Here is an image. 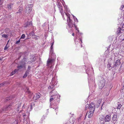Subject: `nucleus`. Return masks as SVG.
<instances>
[{
    "instance_id": "nucleus-41",
    "label": "nucleus",
    "mask_w": 124,
    "mask_h": 124,
    "mask_svg": "<svg viewBox=\"0 0 124 124\" xmlns=\"http://www.w3.org/2000/svg\"><path fill=\"white\" fill-rule=\"evenodd\" d=\"M31 68V67L30 66H29L28 67V69L27 70H28L29 71V70H30V68Z\"/></svg>"
},
{
    "instance_id": "nucleus-50",
    "label": "nucleus",
    "mask_w": 124,
    "mask_h": 124,
    "mask_svg": "<svg viewBox=\"0 0 124 124\" xmlns=\"http://www.w3.org/2000/svg\"><path fill=\"white\" fill-rule=\"evenodd\" d=\"M41 119H44V117H43Z\"/></svg>"
},
{
    "instance_id": "nucleus-46",
    "label": "nucleus",
    "mask_w": 124,
    "mask_h": 124,
    "mask_svg": "<svg viewBox=\"0 0 124 124\" xmlns=\"http://www.w3.org/2000/svg\"><path fill=\"white\" fill-rule=\"evenodd\" d=\"M73 25H74V26H75V29H76V30H77V27H76V25H75V24H73Z\"/></svg>"
},
{
    "instance_id": "nucleus-44",
    "label": "nucleus",
    "mask_w": 124,
    "mask_h": 124,
    "mask_svg": "<svg viewBox=\"0 0 124 124\" xmlns=\"http://www.w3.org/2000/svg\"><path fill=\"white\" fill-rule=\"evenodd\" d=\"M100 102H98L97 103V105H98V103L99 104V105L100 104V103H101V101H100H100H99Z\"/></svg>"
},
{
    "instance_id": "nucleus-51",
    "label": "nucleus",
    "mask_w": 124,
    "mask_h": 124,
    "mask_svg": "<svg viewBox=\"0 0 124 124\" xmlns=\"http://www.w3.org/2000/svg\"><path fill=\"white\" fill-rule=\"evenodd\" d=\"M30 108H31V107H32V105H31L30 106Z\"/></svg>"
},
{
    "instance_id": "nucleus-54",
    "label": "nucleus",
    "mask_w": 124,
    "mask_h": 124,
    "mask_svg": "<svg viewBox=\"0 0 124 124\" xmlns=\"http://www.w3.org/2000/svg\"><path fill=\"white\" fill-rule=\"evenodd\" d=\"M52 90H54V89H52Z\"/></svg>"
},
{
    "instance_id": "nucleus-19",
    "label": "nucleus",
    "mask_w": 124,
    "mask_h": 124,
    "mask_svg": "<svg viewBox=\"0 0 124 124\" xmlns=\"http://www.w3.org/2000/svg\"><path fill=\"white\" fill-rule=\"evenodd\" d=\"M13 5V4L12 3H10L9 4L7 5V7L8 9H10L12 8Z\"/></svg>"
},
{
    "instance_id": "nucleus-4",
    "label": "nucleus",
    "mask_w": 124,
    "mask_h": 124,
    "mask_svg": "<svg viewBox=\"0 0 124 124\" xmlns=\"http://www.w3.org/2000/svg\"><path fill=\"white\" fill-rule=\"evenodd\" d=\"M5 31L7 33V34H3L2 36L3 38H8V36H11V33L10 32L9 29L6 28L5 29Z\"/></svg>"
},
{
    "instance_id": "nucleus-2",
    "label": "nucleus",
    "mask_w": 124,
    "mask_h": 124,
    "mask_svg": "<svg viewBox=\"0 0 124 124\" xmlns=\"http://www.w3.org/2000/svg\"><path fill=\"white\" fill-rule=\"evenodd\" d=\"M101 80L99 83V88L101 89L104 86L105 84V80L104 78L102 77H100Z\"/></svg>"
},
{
    "instance_id": "nucleus-17",
    "label": "nucleus",
    "mask_w": 124,
    "mask_h": 124,
    "mask_svg": "<svg viewBox=\"0 0 124 124\" xmlns=\"http://www.w3.org/2000/svg\"><path fill=\"white\" fill-rule=\"evenodd\" d=\"M122 30V28H121L120 27H118L117 28L116 31V33H117L118 34H120L121 33V31Z\"/></svg>"
},
{
    "instance_id": "nucleus-42",
    "label": "nucleus",
    "mask_w": 124,
    "mask_h": 124,
    "mask_svg": "<svg viewBox=\"0 0 124 124\" xmlns=\"http://www.w3.org/2000/svg\"><path fill=\"white\" fill-rule=\"evenodd\" d=\"M31 35L32 36V35H35L34 34V33L33 31L31 33Z\"/></svg>"
},
{
    "instance_id": "nucleus-48",
    "label": "nucleus",
    "mask_w": 124,
    "mask_h": 124,
    "mask_svg": "<svg viewBox=\"0 0 124 124\" xmlns=\"http://www.w3.org/2000/svg\"><path fill=\"white\" fill-rule=\"evenodd\" d=\"M55 110L57 111L58 110V109L57 108H56V109H55Z\"/></svg>"
},
{
    "instance_id": "nucleus-27",
    "label": "nucleus",
    "mask_w": 124,
    "mask_h": 124,
    "mask_svg": "<svg viewBox=\"0 0 124 124\" xmlns=\"http://www.w3.org/2000/svg\"><path fill=\"white\" fill-rule=\"evenodd\" d=\"M118 106L117 107V108L120 109L122 106L121 104L119 103L118 104Z\"/></svg>"
},
{
    "instance_id": "nucleus-45",
    "label": "nucleus",
    "mask_w": 124,
    "mask_h": 124,
    "mask_svg": "<svg viewBox=\"0 0 124 124\" xmlns=\"http://www.w3.org/2000/svg\"><path fill=\"white\" fill-rule=\"evenodd\" d=\"M17 71H18V70H17V69H15V70H14V72H15V73H16V72H17Z\"/></svg>"
},
{
    "instance_id": "nucleus-57",
    "label": "nucleus",
    "mask_w": 124,
    "mask_h": 124,
    "mask_svg": "<svg viewBox=\"0 0 124 124\" xmlns=\"http://www.w3.org/2000/svg\"><path fill=\"white\" fill-rule=\"evenodd\" d=\"M25 116V115H23V116Z\"/></svg>"
},
{
    "instance_id": "nucleus-29",
    "label": "nucleus",
    "mask_w": 124,
    "mask_h": 124,
    "mask_svg": "<svg viewBox=\"0 0 124 124\" xmlns=\"http://www.w3.org/2000/svg\"><path fill=\"white\" fill-rule=\"evenodd\" d=\"M25 38V35L24 34H23L21 36V39H24Z\"/></svg>"
},
{
    "instance_id": "nucleus-13",
    "label": "nucleus",
    "mask_w": 124,
    "mask_h": 124,
    "mask_svg": "<svg viewBox=\"0 0 124 124\" xmlns=\"http://www.w3.org/2000/svg\"><path fill=\"white\" fill-rule=\"evenodd\" d=\"M51 93H53L52 95L51 96V97H53L54 96H56V95H57V92L55 91L53 92L52 90L51 91Z\"/></svg>"
},
{
    "instance_id": "nucleus-6",
    "label": "nucleus",
    "mask_w": 124,
    "mask_h": 124,
    "mask_svg": "<svg viewBox=\"0 0 124 124\" xmlns=\"http://www.w3.org/2000/svg\"><path fill=\"white\" fill-rule=\"evenodd\" d=\"M121 63L120 62V60L119 59L115 61L114 66H113V68L116 69V67H118L121 64Z\"/></svg>"
},
{
    "instance_id": "nucleus-11",
    "label": "nucleus",
    "mask_w": 124,
    "mask_h": 124,
    "mask_svg": "<svg viewBox=\"0 0 124 124\" xmlns=\"http://www.w3.org/2000/svg\"><path fill=\"white\" fill-rule=\"evenodd\" d=\"M40 96L39 94H36L34 95L33 97V100H36L39 98Z\"/></svg>"
},
{
    "instance_id": "nucleus-32",
    "label": "nucleus",
    "mask_w": 124,
    "mask_h": 124,
    "mask_svg": "<svg viewBox=\"0 0 124 124\" xmlns=\"http://www.w3.org/2000/svg\"><path fill=\"white\" fill-rule=\"evenodd\" d=\"M122 67H123L124 68V63H122L120 68H121Z\"/></svg>"
},
{
    "instance_id": "nucleus-33",
    "label": "nucleus",
    "mask_w": 124,
    "mask_h": 124,
    "mask_svg": "<svg viewBox=\"0 0 124 124\" xmlns=\"http://www.w3.org/2000/svg\"><path fill=\"white\" fill-rule=\"evenodd\" d=\"M122 30H124V23L122 24Z\"/></svg>"
},
{
    "instance_id": "nucleus-55",
    "label": "nucleus",
    "mask_w": 124,
    "mask_h": 124,
    "mask_svg": "<svg viewBox=\"0 0 124 124\" xmlns=\"http://www.w3.org/2000/svg\"><path fill=\"white\" fill-rule=\"evenodd\" d=\"M78 32H79V30H78Z\"/></svg>"
},
{
    "instance_id": "nucleus-38",
    "label": "nucleus",
    "mask_w": 124,
    "mask_h": 124,
    "mask_svg": "<svg viewBox=\"0 0 124 124\" xmlns=\"http://www.w3.org/2000/svg\"><path fill=\"white\" fill-rule=\"evenodd\" d=\"M73 18L75 19V21L76 20L77 21V22L78 21V19H77L76 18V17L75 16H73Z\"/></svg>"
},
{
    "instance_id": "nucleus-23",
    "label": "nucleus",
    "mask_w": 124,
    "mask_h": 124,
    "mask_svg": "<svg viewBox=\"0 0 124 124\" xmlns=\"http://www.w3.org/2000/svg\"><path fill=\"white\" fill-rule=\"evenodd\" d=\"M21 106L20 104H19L18 105H16V107L15 108H16V110L17 111H18L19 110V108Z\"/></svg>"
},
{
    "instance_id": "nucleus-36",
    "label": "nucleus",
    "mask_w": 124,
    "mask_h": 124,
    "mask_svg": "<svg viewBox=\"0 0 124 124\" xmlns=\"http://www.w3.org/2000/svg\"><path fill=\"white\" fill-rule=\"evenodd\" d=\"M124 7V5H122L121 6V7L120 8V9L121 10H122L123 8Z\"/></svg>"
},
{
    "instance_id": "nucleus-10",
    "label": "nucleus",
    "mask_w": 124,
    "mask_h": 124,
    "mask_svg": "<svg viewBox=\"0 0 124 124\" xmlns=\"http://www.w3.org/2000/svg\"><path fill=\"white\" fill-rule=\"evenodd\" d=\"M112 121H113V123L115 124L117 120V115H114L112 117Z\"/></svg>"
},
{
    "instance_id": "nucleus-5",
    "label": "nucleus",
    "mask_w": 124,
    "mask_h": 124,
    "mask_svg": "<svg viewBox=\"0 0 124 124\" xmlns=\"http://www.w3.org/2000/svg\"><path fill=\"white\" fill-rule=\"evenodd\" d=\"M33 5L32 4H30L27 5L25 8V13H28L30 12L31 11L32 9Z\"/></svg>"
},
{
    "instance_id": "nucleus-26",
    "label": "nucleus",
    "mask_w": 124,
    "mask_h": 124,
    "mask_svg": "<svg viewBox=\"0 0 124 124\" xmlns=\"http://www.w3.org/2000/svg\"><path fill=\"white\" fill-rule=\"evenodd\" d=\"M23 8L22 7H20V8L19 11L18 12H17L16 13H21V12L23 11Z\"/></svg>"
},
{
    "instance_id": "nucleus-52",
    "label": "nucleus",
    "mask_w": 124,
    "mask_h": 124,
    "mask_svg": "<svg viewBox=\"0 0 124 124\" xmlns=\"http://www.w3.org/2000/svg\"><path fill=\"white\" fill-rule=\"evenodd\" d=\"M103 104H102V106H101V109H102V106H103Z\"/></svg>"
},
{
    "instance_id": "nucleus-22",
    "label": "nucleus",
    "mask_w": 124,
    "mask_h": 124,
    "mask_svg": "<svg viewBox=\"0 0 124 124\" xmlns=\"http://www.w3.org/2000/svg\"><path fill=\"white\" fill-rule=\"evenodd\" d=\"M32 37L36 40H37L39 38V36L35 35H32Z\"/></svg>"
},
{
    "instance_id": "nucleus-3",
    "label": "nucleus",
    "mask_w": 124,
    "mask_h": 124,
    "mask_svg": "<svg viewBox=\"0 0 124 124\" xmlns=\"http://www.w3.org/2000/svg\"><path fill=\"white\" fill-rule=\"evenodd\" d=\"M88 107L90 111L91 110L92 112H94L95 109V105L93 103H91L89 105H87L86 106L85 109H87Z\"/></svg>"
},
{
    "instance_id": "nucleus-34",
    "label": "nucleus",
    "mask_w": 124,
    "mask_h": 124,
    "mask_svg": "<svg viewBox=\"0 0 124 124\" xmlns=\"http://www.w3.org/2000/svg\"><path fill=\"white\" fill-rule=\"evenodd\" d=\"M5 84V83L4 82H3L2 83L0 84V87L3 85H4Z\"/></svg>"
},
{
    "instance_id": "nucleus-9",
    "label": "nucleus",
    "mask_w": 124,
    "mask_h": 124,
    "mask_svg": "<svg viewBox=\"0 0 124 124\" xmlns=\"http://www.w3.org/2000/svg\"><path fill=\"white\" fill-rule=\"evenodd\" d=\"M32 25L31 22H27L24 24V27H29Z\"/></svg>"
},
{
    "instance_id": "nucleus-40",
    "label": "nucleus",
    "mask_w": 124,
    "mask_h": 124,
    "mask_svg": "<svg viewBox=\"0 0 124 124\" xmlns=\"http://www.w3.org/2000/svg\"><path fill=\"white\" fill-rule=\"evenodd\" d=\"M51 97L52 98H51L50 99V102L54 100V98H52V97Z\"/></svg>"
},
{
    "instance_id": "nucleus-1",
    "label": "nucleus",
    "mask_w": 124,
    "mask_h": 124,
    "mask_svg": "<svg viewBox=\"0 0 124 124\" xmlns=\"http://www.w3.org/2000/svg\"><path fill=\"white\" fill-rule=\"evenodd\" d=\"M64 13L67 17V21L68 25L70 29V30H71L73 26L72 22L70 18V15L68 13H66L65 12H64Z\"/></svg>"
},
{
    "instance_id": "nucleus-7",
    "label": "nucleus",
    "mask_w": 124,
    "mask_h": 124,
    "mask_svg": "<svg viewBox=\"0 0 124 124\" xmlns=\"http://www.w3.org/2000/svg\"><path fill=\"white\" fill-rule=\"evenodd\" d=\"M13 104H11L10 105L8 106L4 107L3 108V111H7V110H10L11 108V107L12 106Z\"/></svg>"
},
{
    "instance_id": "nucleus-39",
    "label": "nucleus",
    "mask_w": 124,
    "mask_h": 124,
    "mask_svg": "<svg viewBox=\"0 0 124 124\" xmlns=\"http://www.w3.org/2000/svg\"><path fill=\"white\" fill-rule=\"evenodd\" d=\"M20 40L19 39V40L18 41H17L16 42V44H19L20 43Z\"/></svg>"
},
{
    "instance_id": "nucleus-43",
    "label": "nucleus",
    "mask_w": 124,
    "mask_h": 124,
    "mask_svg": "<svg viewBox=\"0 0 124 124\" xmlns=\"http://www.w3.org/2000/svg\"><path fill=\"white\" fill-rule=\"evenodd\" d=\"M48 88L49 89H52L53 88V87L50 86H49V87H48Z\"/></svg>"
},
{
    "instance_id": "nucleus-18",
    "label": "nucleus",
    "mask_w": 124,
    "mask_h": 124,
    "mask_svg": "<svg viewBox=\"0 0 124 124\" xmlns=\"http://www.w3.org/2000/svg\"><path fill=\"white\" fill-rule=\"evenodd\" d=\"M29 71L28 70H27L25 72L23 78H25L29 74Z\"/></svg>"
},
{
    "instance_id": "nucleus-47",
    "label": "nucleus",
    "mask_w": 124,
    "mask_h": 124,
    "mask_svg": "<svg viewBox=\"0 0 124 124\" xmlns=\"http://www.w3.org/2000/svg\"><path fill=\"white\" fill-rule=\"evenodd\" d=\"M72 35V36H74V35H75L74 33H73Z\"/></svg>"
},
{
    "instance_id": "nucleus-30",
    "label": "nucleus",
    "mask_w": 124,
    "mask_h": 124,
    "mask_svg": "<svg viewBox=\"0 0 124 124\" xmlns=\"http://www.w3.org/2000/svg\"><path fill=\"white\" fill-rule=\"evenodd\" d=\"M15 72H14V71H12L11 73L10 74V76H11L14 74L15 73Z\"/></svg>"
},
{
    "instance_id": "nucleus-20",
    "label": "nucleus",
    "mask_w": 124,
    "mask_h": 124,
    "mask_svg": "<svg viewBox=\"0 0 124 124\" xmlns=\"http://www.w3.org/2000/svg\"><path fill=\"white\" fill-rule=\"evenodd\" d=\"M59 10L60 11V12L62 16V17L63 18V15L62 14L63 13V10L62 8V6H60V7H59Z\"/></svg>"
},
{
    "instance_id": "nucleus-37",
    "label": "nucleus",
    "mask_w": 124,
    "mask_h": 124,
    "mask_svg": "<svg viewBox=\"0 0 124 124\" xmlns=\"http://www.w3.org/2000/svg\"><path fill=\"white\" fill-rule=\"evenodd\" d=\"M54 42L51 43V46L50 48H53V45Z\"/></svg>"
},
{
    "instance_id": "nucleus-56",
    "label": "nucleus",
    "mask_w": 124,
    "mask_h": 124,
    "mask_svg": "<svg viewBox=\"0 0 124 124\" xmlns=\"http://www.w3.org/2000/svg\"><path fill=\"white\" fill-rule=\"evenodd\" d=\"M0 60H1V59L0 58Z\"/></svg>"
},
{
    "instance_id": "nucleus-53",
    "label": "nucleus",
    "mask_w": 124,
    "mask_h": 124,
    "mask_svg": "<svg viewBox=\"0 0 124 124\" xmlns=\"http://www.w3.org/2000/svg\"><path fill=\"white\" fill-rule=\"evenodd\" d=\"M9 40H8V42L7 43V44H8V42H9Z\"/></svg>"
},
{
    "instance_id": "nucleus-25",
    "label": "nucleus",
    "mask_w": 124,
    "mask_h": 124,
    "mask_svg": "<svg viewBox=\"0 0 124 124\" xmlns=\"http://www.w3.org/2000/svg\"><path fill=\"white\" fill-rule=\"evenodd\" d=\"M24 64L23 65H21L20 66H18L17 67L18 69L19 70L20 69H21L24 67Z\"/></svg>"
},
{
    "instance_id": "nucleus-21",
    "label": "nucleus",
    "mask_w": 124,
    "mask_h": 124,
    "mask_svg": "<svg viewBox=\"0 0 124 124\" xmlns=\"http://www.w3.org/2000/svg\"><path fill=\"white\" fill-rule=\"evenodd\" d=\"M14 96H11L9 97H7L6 98L5 100L7 101H8L9 100H11L13 99Z\"/></svg>"
},
{
    "instance_id": "nucleus-16",
    "label": "nucleus",
    "mask_w": 124,
    "mask_h": 124,
    "mask_svg": "<svg viewBox=\"0 0 124 124\" xmlns=\"http://www.w3.org/2000/svg\"><path fill=\"white\" fill-rule=\"evenodd\" d=\"M53 61V60L48 59L47 61V64L48 66H49L52 63Z\"/></svg>"
},
{
    "instance_id": "nucleus-14",
    "label": "nucleus",
    "mask_w": 124,
    "mask_h": 124,
    "mask_svg": "<svg viewBox=\"0 0 124 124\" xmlns=\"http://www.w3.org/2000/svg\"><path fill=\"white\" fill-rule=\"evenodd\" d=\"M121 97L124 100V87L121 90Z\"/></svg>"
},
{
    "instance_id": "nucleus-28",
    "label": "nucleus",
    "mask_w": 124,
    "mask_h": 124,
    "mask_svg": "<svg viewBox=\"0 0 124 124\" xmlns=\"http://www.w3.org/2000/svg\"><path fill=\"white\" fill-rule=\"evenodd\" d=\"M51 48V50L50 51V54H52L53 53V48Z\"/></svg>"
},
{
    "instance_id": "nucleus-35",
    "label": "nucleus",
    "mask_w": 124,
    "mask_h": 124,
    "mask_svg": "<svg viewBox=\"0 0 124 124\" xmlns=\"http://www.w3.org/2000/svg\"><path fill=\"white\" fill-rule=\"evenodd\" d=\"M104 119V117L103 116H101V117H100V119L101 121L103 120Z\"/></svg>"
},
{
    "instance_id": "nucleus-8",
    "label": "nucleus",
    "mask_w": 124,
    "mask_h": 124,
    "mask_svg": "<svg viewBox=\"0 0 124 124\" xmlns=\"http://www.w3.org/2000/svg\"><path fill=\"white\" fill-rule=\"evenodd\" d=\"M111 118L110 115H107L105 118L104 120L106 122H108L110 121Z\"/></svg>"
},
{
    "instance_id": "nucleus-12",
    "label": "nucleus",
    "mask_w": 124,
    "mask_h": 124,
    "mask_svg": "<svg viewBox=\"0 0 124 124\" xmlns=\"http://www.w3.org/2000/svg\"><path fill=\"white\" fill-rule=\"evenodd\" d=\"M25 91H26V93H27L29 95H31V97L32 95V93H31L29 90V89L28 87H25Z\"/></svg>"
},
{
    "instance_id": "nucleus-49",
    "label": "nucleus",
    "mask_w": 124,
    "mask_h": 124,
    "mask_svg": "<svg viewBox=\"0 0 124 124\" xmlns=\"http://www.w3.org/2000/svg\"><path fill=\"white\" fill-rule=\"evenodd\" d=\"M31 62V61H30V62H27V63H31V62Z\"/></svg>"
},
{
    "instance_id": "nucleus-31",
    "label": "nucleus",
    "mask_w": 124,
    "mask_h": 124,
    "mask_svg": "<svg viewBox=\"0 0 124 124\" xmlns=\"http://www.w3.org/2000/svg\"><path fill=\"white\" fill-rule=\"evenodd\" d=\"M8 48V47L7 46V44L6 46H5V48H4V49L5 50H7V49Z\"/></svg>"
},
{
    "instance_id": "nucleus-15",
    "label": "nucleus",
    "mask_w": 124,
    "mask_h": 124,
    "mask_svg": "<svg viewBox=\"0 0 124 124\" xmlns=\"http://www.w3.org/2000/svg\"><path fill=\"white\" fill-rule=\"evenodd\" d=\"M92 111H91L90 110V112L88 113V116L89 118L93 116V113L94 112Z\"/></svg>"
},
{
    "instance_id": "nucleus-24",
    "label": "nucleus",
    "mask_w": 124,
    "mask_h": 124,
    "mask_svg": "<svg viewBox=\"0 0 124 124\" xmlns=\"http://www.w3.org/2000/svg\"><path fill=\"white\" fill-rule=\"evenodd\" d=\"M107 67L109 69V70H111V69H112V68H113V66L112 67L111 66V64H108L107 65Z\"/></svg>"
}]
</instances>
